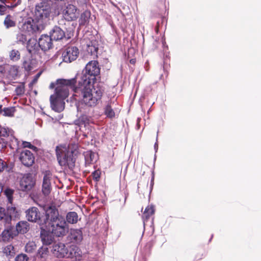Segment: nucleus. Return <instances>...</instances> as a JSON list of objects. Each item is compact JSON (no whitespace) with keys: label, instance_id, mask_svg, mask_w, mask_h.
Segmentation results:
<instances>
[{"label":"nucleus","instance_id":"25","mask_svg":"<svg viewBox=\"0 0 261 261\" xmlns=\"http://www.w3.org/2000/svg\"><path fill=\"white\" fill-rule=\"evenodd\" d=\"M113 103L112 101H109L104 108V113L107 117L113 118L115 117V112L112 108V105Z\"/></svg>","mask_w":261,"mask_h":261},{"label":"nucleus","instance_id":"39","mask_svg":"<svg viewBox=\"0 0 261 261\" xmlns=\"http://www.w3.org/2000/svg\"><path fill=\"white\" fill-rule=\"evenodd\" d=\"M17 42L24 44L27 40L26 36L22 33H18L16 36Z\"/></svg>","mask_w":261,"mask_h":261},{"label":"nucleus","instance_id":"48","mask_svg":"<svg viewBox=\"0 0 261 261\" xmlns=\"http://www.w3.org/2000/svg\"><path fill=\"white\" fill-rule=\"evenodd\" d=\"M80 119L81 121H83L85 124L88 123L89 119L86 116H83Z\"/></svg>","mask_w":261,"mask_h":261},{"label":"nucleus","instance_id":"6","mask_svg":"<svg viewBox=\"0 0 261 261\" xmlns=\"http://www.w3.org/2000/svg\"><path fill=\"white\" fill-rule=\"evenodd\" d=\"M44 216L42 215V219L40 221V224H43V227H47L50 222L58 219L61 215L55 205H47L44 207Z\"/></svg>","mask_w":261,"mask_h":261},{"label":"nucleus","instance_id":"46","mask_svg":"<svg viewBox=\"0 0 261 261\" xmlns=\"http://www.w3.org/2000/svg\"><path fill=\"white\" fill-rule=\"evenodd\" d=\"M79 7H84L86 6L87 0H74Z\"/></svg>","mask_w":261,"mask_h":261},{"label":"nucleus","instance_id":"16","mask_svg":"<svg viewBox=\"0 0 261 261\" xmlns=\"http://www.w3.org/2000/svg\"><path fill=\"white\" fill-rule=\"evenodd\" d=\"M63 13L65 19L68 21L73 20L78 16V13L75 6L71 4H68L66 6Z\"/></svg>","mask_w":261,"mask_h":261},{"label":"nucleus","instance_id":"12","mask_svg":"<svg viewBox=\"0 0 261 261\" xmlns=\"http://www.w3.org/2000/svg\"><path fill=\"white\" fill-rule=\"evenodd\" d=\"M65 257L81 260L82 258V252L77 246L70 245L67 247Z\"/></svg>","mask_w":261,"mask_h":261},{"label":"nucleus","instance_id":"13","mask_svg":"<svg viewBox=\"0 0 261 261\" xmlns=\"http://www.w3.org/2000/svg\"><path fill=\"white\" fill-rule=\"evenodd\" d=\"M19 160L25 166L30 167L34 164L35 158L31 151L24 150L20 153Z\"/></svg>","mask_w":261,"mask_h":261},{"label":"nucleus","instance_id":"8","mask_svg":"<svg viewBox=\"0 0 261 261\" xmlns=\"http://www.w3.org/2000/svg\"><path fill=\"white\" fill-rule=\"evenodd\" d=\"M21 29L29 35H32L35 33L40 32L44 28L42 24L37 23L35 19L29 18L23 22L21 27Z\"/></svg>","mask_w":261,"mask_h":261},{"label":"nucleus","instance_id":"50","mask_svg":"<svg viewBox=\"0 0 261 261\" xmlns=\"http://www.w3.org/2000/svg\"><path fill=\"white\" fill-rule=\"evenodd\" d=\"M31 40H29L28 41V51L30 52V53H31L32 51V47H31Z\"/></svg>","mask_w":261,"mask_h":261},{"label":"nucleus","instance_id":"14","mask_svg":"<svg viewBox=\"0 0 261 261\" xmlns=\"http://www.w3.org/2000/svg\"><path fill=\"white\" fill-rule=\"evenodd\" d=\"M53 41L50 36L42 35L38 39V43L40 48L43 51H46L53 47Z\"/></svg>","mask_w":261,"mask_h":261},{"label":"nucleus","instance_id":"28","mask_svg":"<svg viewBox=\"0 0 261 261\" xmlns=\"http://www.w3.org/2000/svg\"><path fill=\"white\" fill-rule=\"evenodd\" d=\"M14 190L7 187L4 191V194L6 196L9 203L12 204L13 201V194Z\"/></svg>","mask_w":261,"mask_h":261},{"label":"nucleus","instance_id":"7","mask_svg":"<svg viewBox=\"0 0 261 261\" xmlns=\"http://www.w3.org/2000/svg\"><path fill=\"white\" fill-rule=\"evenodd\" d=\"M98 64L96 61H91L87 64L79 80H82L84 76H86L89 80L90 84H91V81L95 79V77L100 73Z\"/></svg>","mask_w":261,"mask_h":261},{"label":"nucleus","instance_id":"22","mask_svg":"<svg viewBox=\"0 0 261 261\" xmlns=\"http://www.w3.org/2000/svg\"><path fill=\"white\" fill-rule=\"evenodd\" d=\"M17 235V231H15V228L11 226V223L9 227H6L2 233L3 241H8L13 239Z\"/></svg>","mask_w":261,"mask_h":261},{"label":"nucleus","instance_id":"35","mask_svg":"<svg viewBox=\"0 0 261 261\" xmlns=\"http://www.w3.org/2000/svg\"><path fill=\"white\" fill-rule=\"evenodd\" d=\"M25 251L28 253H32L36 249V245L33 241L29 242L25 245Z\"/></svg>","mask_w":261,"mask_h":261},{"label":"nucleus","instance_id":"30","mask_svg":"<svg viewBox=\"0 0 261 261\" xmlns=\"http://www.w3.org/2000/svg\"><path fill=\"white\" fill-rule=\"evenodd\" d=\"M154 211L153 205H151L147 206L144 212L143 218H145L146 220L148 219L149 217L154 214Z\"/></svg>","mask_w":261,"mask_h":261},{"label":"nucleus","instance_id":"18","mask_svg":"<svg viewBox=\"0 0 261 261\" xmlns=\"http://www.w3.org/2000/svg\"><path fill=\"white\" fill-rule=\"evenodd\" d=\"M47 227H40V238L43 244L44 245H49L54 242V237L51 231H47L45 229Z\"/></svg>","mask_w":261,"mask_h":261},{"label":"nucleus","instance_id":"2","mask_svg":"<svg viewBox=\"0 0 261 261\" xmlns=\"http://www.w3.org/2000/svg\"><path fill=\"white\" fill-rule=\"evenodd\" d=\"M75 83L74 79L70 80H59L57 82L55 94L50 96V107L54 111L57 112L63 111L65 108L64 100L68 96L69 89L73 87Z\"/></svg>","mask_w":261,"mask_h":261},{"label":"nucleus","instance_id":"9","mask_svg":"<svg viewBox=\"0 0 261 261\" xmlns=\"http://www.w3.org/2000/svg\"><path fill=\"white\" fill-rule=\"evenodd\" d=\"M35 185V180L31 173L24 174L19 180V190L28 192L30 191Z\"/></svg>","mask_w":261,"mask_h":261},{"label":"nucleus","instance_id":"4","mask_svg":"<svg viewBox=\"0 0 261 261\" xmlns=\"http://www.w3.org/2000/svg\"><path fill=\"white\" fill-rule=\"evenodd\" d=\"M51 12L50 5L45 2H42L36 6L34 12V19L37 23L42 24L43 28L49 20Z\"/></svg>","mask_w":261,"mask_h":261},{"label":"nucleus","instance_id":"43","mask_svg":"<svg viewBox=\"0 0 261 261\" xmlns=\"http://www.w3.org/2000/svg\"><path fill=\"white\" fill-rule=\"evenodd\" d=\"M15 92L17 95H21L24 92V86L22 85L18 86L15 89Z\"/></svg>","mask_w":261,"mask_h":261},{"label":"nucleus","instance_id":"20","mask_svg":"<svg viewBox=\"0 0 261 261\" xmlns=\"http://www.w3.org/2000/svg\"><path fill=\"white\" fill-rule=\"evenodd\" d=\"M67 247L63 243H58L54 245L53 250L58 257H65Z\"/></svg>","mask_w":261,"mask_h":261},{"label":"nucleus","instance_id":"29","mask_svg":"<svg viewBox=\"0 0 261 261\" xmlns=\"http://www.w3.org/2000/svg\"><path fill=\"white\" fill-rule=\"evenodd\" d=\"M98 48L96 43L91 42V44L87 45V51L91 55L96 56Z\"/></svg>","mask_w":261,"mask_h":261},{"label":"nucleus","instance_id":"56","mask_svg":"<svg viewBox=\"0 0 261 261\" xmlns=\"http://www.w3.org/2000/svg\"><path fill=\"white\" fill-rule=\"evenodd\" d=\"M130 62L131 63H134V61H133V60H131Z\"/></svg>","mask_w":261,"mask_h":261},{"label":"nucleus","instance_id":"15","mask_svg":"<svg viewBox=\"0 0 261 261\" xmlns=\"http://www.w3.org/2000/svg\"><path fill=\"white\" fill-rule=\"evenodd\" d=\"M83 239V232L81 229H71L67 237L68 240L74 244H80Z\"/></svg>","mask_w":261,"mask_h":261},{"label":"nucleus","instance_id":"38","mask_svg":"<svg viewBox=\"0 0 261 261\" xmlns=\"http://www.w3.org/2000/svg\"><path fill=\"white\" fill-rule=\"evenodd\" d=\"M9 129L0 125V138H5L9 136Z\"/></svg>","mask_w":261,"mask_h":261},{"label":"nucleus","instance_id":"1","mask_svg":"<svg viewBox=\"0 0 261 261\" xmlns=\"http://www.w3.org/2000/svg\"><path fill=\"white\" fill-rule=\"evenodd\" d=\"M89 80L84 76L82 80L78 81V85L73 89L74 95L82 97L81 101L76 105L78 112H87L86 107H94L101 99L104 88L101 84H90Z\"/></svg>","mask_w":261,"mask_h":261},{"label":"nucleus","instance_id":"19","mask_svg":"<svg viewBox=\"0 0 261 261\" xmlns=\"http://www.w3.org/2000/svg\"><path fill=\"white\" fill-rule=\"evenodd\" d=\"M11 217L8 214L5 208L0 206V224L5 227H9L11 223Z\"/></svg>","mask_w":261,"mask_h":261},{"label":"nucleus","instance_id":"53","mask_svg":"<svg viewBox=\"0 0 261 261\" xmlns=\"http://www.w3.org/2000/svg\"><path fill=\"white\" fill-rule=\"evenodd\" d=\"M55 84L54 83H51L50 85V88L51 89H53L55 87Z\"/></svg>","mask_w":261,"mask_h":261},{"label":"nucleus","instance_id":"44","mask_svg":"<svg viewBox=\"0 0 261 261\" xmlns=\"http://www.w3.org/2000/svg\"><path fill=\"white\" fill-rule=\"evenodd\" d=\"M92 175L93 179L97 181L100 178V171L99 170H95L92 173Z\"/></svg>","mask_w":261,"mask_h":261},{"label":"nucleus","instance_id":"17","mask_svg":"<svg viewBox=\"0 0 261 261\" xmlns=\"http://www.w3.org/2000/svg\"><path fill=\"white\" fill-rule=\"evenodd\" d=\"M52 175L48 171H46L44 172L43 178V183L42 187V192L45 196H47L49 194L51 191V184L50 179Z\"/></svg>","mask_w":261,"mask_h":261},{"label":"nucleus","instance_id":"42","mask_svg":"<svg viewBox=\"0 0 261 261\" xmlns=\"http://www.w3.org/2000/svg\"><path fill=\"white\" fill-rule=\"evenodd\" d=\"M29 257L25 254H20L15 258V261H28Z\"/></svg>","mask_w":261,"mask_h":261},{"label":"nucleus","instance_id":"31","mask_svg":"<svg viewBox=\"0 0 261 261\" xmlns=\"http://www.w3.org/2000/svg\"><path fill=\"white\" fill-rule=\"evenodd\" d=\"M48 250L46 247H40L37 252V256L42 259H45L48 255Z\"/></svg>","mask_w":261,"mask_h":261},{"label":"nucleus","instance_id":"49","mask_svg":"<svg viewBox=\"0 0 261 261\" xmlns=\"http://www.w3.org/2000/svg\"><path fill=\"white\" fill-rule=\"evenodd\" d=\"M6 142L5 141L4 138H0V146L2 148H4L6 146Z\"/></svg>","mask_w":261,"mask_h":261},{"label":"nucleus","instance_id":"51","mask_svg":"<svg viewBox=\"0 0 261 261\" xmlns=\"http://www.w3.org/2000/svg\"><path fill=\"white\" fill-rule=\"evenodd\" d=\"M154 148L155 152H157L158 149V144L157 141L155 143L154 145Z\"/></svg>","mask_w":261,"mask_h":261},{"label":"nucleus","instance_id":"36","mask_svg":"<svg viewBox=\"0 0 261 261\" xmlns=\"http://www.w3.org/2000/svg\"><path fill=\"white\" fill-rule=\"evenodd\" d=\"M15 112V108L14 107L4 108L3 109V115L5 116L11 117L13 116Z\"/></svg>","mask_w":261,"mask_h":261},{"label":"nucleus","instance_id":"52","mask_svg":"<svg viewBox=\"0 0 261 261\" xmlns=\"http://www.w3.org/2000/svg\"><path fill=\"white\" fill-rule=\"evenodd\" d=\"M3 185L2 182H0V190H1V192H2L3 191Z\"/></svg>","mask_w":261,"mask_h":261},{"label":"nucleus","instance_id":"37","mask_svg":"<svg viewBox=\"0 0 261 261\" xmlns=\"http://www.w3.org/2000/svg\"><path fill=\"white\" fill-rule=\"evenodd\" d=\"M20 0H18L17 2L14 5H12V6H7V5H0V15H3L5 14L6 11V8L7 7H8V8H14L15 7H16L17 5H18L19 4H20Z\"/></svg>","mask_w":261,"mask_h":261},{"label":"nucleus","instance_id":"41","mask_svg":"<svg viewBox=\"0 0 261 261\" xmlns=\"http://www.w3.org/2000/svg\"><path fill=\"white\" fill-rule=\"evenodd\" d=\"M6 212L8 214H10L12 218L13 215H15L16 213V209L15 206H8Z\"/></svg>","mask_w":261,"mask_h":261},{"label":"nucleus","instance_id":"3","mask_svg":"<svg viewBox=\"0 0 261 261\" xmlns=\"http://www.w3.org/2000/svg\"><path fill=\"white\" fill-rule=\"evenodd\" d=\"M72 144H70L68 146V150L66 146H57L56 148V153L57 160L61 166L68 167L72 169L75 166V158L73 154L76 152L77 145L74 144L73 148H71Z\"/></svg>","mask_w":261,"mask_h":261},{"label":"nucleus","instance_id":"32","mask_svg":"<svg viewBox=\"0 0 261 261\" xmlns=\"http://www.w3.org/2000/svg\"><path fill=\"white\" fill-rule=\"evenodd\" d=\"M3 252L7 256H12L15 254L14 247L12 245H7L4 248Z\"/></svg>","mask_w":261,"mask_h":261},{"label":"nucleus","instance_id":"40","mask_svg":"<svg viewBox=\"0 0 261 261\" xmlns=\"http://www.w3.org/2000/svg\"><path fill=\"white\" fill-rule=\"evenodd\" d=\"M19 145V142L17 138L14 137H12V139H11V142L10 143V146L13 149H17Z\"/></svg>","mask_w":261,"mask_h":261},{"label":"nucleus","instance_id":"10","mask_svg":"<svg viewBox=\"0 0 261 261\" xmlns=\"http://www.w3.org/2000/svg\"><path fill=\"white\" fill-rule=\"evenodd\" d=\"M79 55V50L75 46H69L65 48L62 53L63 61L66 63H71L75 60Z\"/></svg>","mask_w":261,"mask_h":261},{"label":"nucleus","instance_id":"11","mask_svg":"<svg viewBox=\"0 0 261 261\" xmlns=\"http://www.w3.org/2000/svg\"><path fill=\"white\" fill-rule=\"evenodd\" d=\"M27 220L32 222L37 223L40 227H43V224L40 223L42 215H41L38 208L35 206L30 207L25 211Z\"/></svg>","mask_w":261,"mask_h":261},{"label":"nucleus","instance_id":"26","mask_svg":"<svg viewBox=\"0 0 261 261\" xmlns=\"http://www.w3.org/2000/svg\"><path fill=\"white\" fill-rule=\"evenodd\" d=\"M66 221L70 224L76 223L79 219L77 213L75 212H68L66 215Z\"/></svg>","mask_w":261,"mask_h":261},{"label":"nucleus","instance_id":"24","mask_svg":"<svg viewBox=\"0 0 261 261\" xmlns=\"http://www.w3.org/2000/svg\"><path fill=\"white\" fill-rule=\"evenodd\" d=\"M30 229V225L25 221H20L16 225L15 230L17 231V234L20 233L24 234L27 233Z\"/></svg>","mask_w":261,"mask_h":261},{"label":"nucleus","instance_id":"47","mask_svg":"<svg viewBox=\"0 0 261 261\" xmlns=\"http://www.w3.org/2000/svg\"><path fill=\"white\" fill-rule=\"evenodd\" d=\"M40 74H41V72H39V73H38L35 75V76L34 77V79L32 80V82L30 84V86L35 84L37 82L38 79L39 77Z\"/></svg>","mask_w":261,"mask_h":261},{"label":"nucleus","instance_id":"23","mask_svg":"<svg viewBox=\"0 0 261 261\" xmlns=\"http://www.w3.org/2000/svg\"><path fill=\"white\" fill-rule=\"evenodd\" d=\"M85 158L86 166H89L95 163L98 158V155L91 150H87L83 153Z\"/></svg>","mask_w":261,"mask_h":261},{"label":"nucleus","instance_id":"55","mask_svg":"<svg viewBox=\"0 0 261 261\" xmlns=\"http://www.w3.org/2000/svg\"><path fill=\"white\" fill-rule=\"evenodd\" d=\"M0 2L3 4H5L7 2V0H0Z\"/></svg>","mask_w":261,"mask_h":261},{"label":"nucleus","instance_id":"54","mask_svg":"<svg viewBox=\"0 0 261 261\" xmlns=\"http://www.w3.org/2000/svg\"><path fill=\"white\" fill-rule=\"evenodd\" d=\"M2 107H3V106L0 105V113L3 112Z\"/></svg>","mask_w":261,"mask_h":261},{"label":"nucleus","instance_id":"34","mask_svg":"<svg viewBox=\"0 0 261 261\" xmlns=\"http://www.w3.org/2000/svg\"><path fill=\"white\" fill-rule=\"evenodd\" d=\"M4 23L7 28L13 27L15 25V22L11 19V16L10 15H8L6 17Z\"/></svg>","mask_w":261,"mask_h":261},{"label":"nucleus","instance_id":"5","mask_svg":"<svg viewBox=\"0 0 261 261\" xmlns=\"http://www.w3.org/2000/svg\"><path fill=\"white\" fill-rule=\"evenodd\" d=\"M47 225L50 226V230L52 233L57 237H63L67 232L68 227L63 216L60 217Z\"/></svg>","mask_w":261,"mask_h":261},{"label":"nucleus","instance_id":"27","mask_svg":"<svg viewBox=\"0 0 261 261\" xmlns=\"http://www.w3.org/2000/svg\"><path fill=\"white\" fill-rule=\"evenodd\" d=\"M91 16V13L89 11H85L81 14L79 19V23L81 25H85L89 22V19Z\"/></svg>","mask_w":261,"mask_h":261},{"label":"nucleus","instance_id":"21","mask_svg":"<svg viewBox=\"0 0 261 261\" xmlns=\"http://www.w3.org/2000/svg\"><path fill=\"white\" fill-rule=\"evenodd\" d=\"M53 40L58 41L62 39L65 36L64 31L59 27L55 26L50 32V35Z\"/></svg>","mask_w":261,"mask_h":261},{"label":"nucleus","instance_id":"33","mask_svg":"<svg viewBox=\"0 0 261 261\" xmlns=\"http://www.w3.org/2000/svg\"><path fill=\"white\" fill-rule=\"evenodd\" d=\"M10 59L14 61H18L20 58L19 51L16 49H12L9 53Z\"/></svg>","mask_w":261,"mask_h":261},{"label":"nucleus","instance_id":"45","mask_svg":"<svg viewBox=\"0 0 261 261\" xmlns=\"http://www.w3.org/2000/svg\"><path fill=\"white\" fill-rule=\"evenodd\" d=\"M22 145H23V147L24 148H26V147H28V148H31V149H32L33 150H35L36 149V147L32 145L31 143L30 142H26V141H23L22 142Z\"/></svg>","mask_w":261,"mask_h":261}]
</instances>
